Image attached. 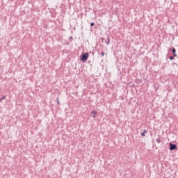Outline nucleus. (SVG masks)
Returning a JSON list of instances; mask_svg holds the SVG:
<instances>
[{
    "label": "nucleus",
    "instance_id": "1",
    "mask_svg": "<svg viewBox=\"0 0 178 178\" xmlns=\"http://www.w3.org/2000/svg\"><path fill=\"white\" fill-rule=\"evenodd\" d=\"M88 56H90V55L87 52L82 54V55L81 56V60L82 62H86V60L88 59Z\"/></svg>",
    "mask_w": 178,
    "mask_h": 178
},
{
    "label": "nucleus",
    "instance_id": "2",
    "mask_svg": "<svg viewBox=\"0 0 178 178\" xmlns=\"http://www.w3.org/2000/svg\"><path fill=\"white\" fill-rule=\"evenodd\" d=\"M169 146L170 151H175V149H177V145H176V144H172V143H170L169 144Z\"/></svg>",
    "mask_w": 178,
    "mask_h": 178
},
{
    "label": "nucleus",
    "instance_id": "3",
    "mask_svg": "<svg viewBox=\"0 0 178 178\" xmlns=\"http://www.w3.org/2000/svg\"><path fill=\"white\" fill-rule=\"evenodd\" d=\"M105 44H106L107 45H109L111 44V39H109V38H107L106 40H105Z\"/></svg>",
    "mask_w": 178,
    "mask_h": 178
},
{
    "label": "nucleus",
    "instance_id": "4",
    "mask_svg": "<svg viewBox=\"0 0 178 178\" xmlns=\"http://www.w3.org/2000/svg\"><path fill=\"white\" fill-rule=\"evenodd\" d=\"M97 111H92V112H91V115H92V118H95V117L97 116Z\"/></svg>",
    "mask_w": 178,
    "mask_h": 178
},
{
    "label": "nucleus",
    "instance_id": "5",
    "mask_svg": "<svg viewBox=\"0 0 178 178\" xmlns=\"http://www.w3.org/2000/svg\"><path fill=\"white\" fill-rule=\"evenodd\" d=\"M148 133V131L145 129L143 130V132L141 134L142 137H145V134Z\"/></svg>",
    "mask_w": 178,
    "mask_h": 178
},
{
    "label": "nucleus",
    "instance_id": "6",
    "mask_svg": "<svg viewBox=\"0 0 178 178\" xmlns=\"http://www.w3.org/2000/svg\"><path fill=\"white\" fill-rule=\"evenodd\" d=\"M156 143H157L158 144H160V143H161V137H159V138L156 139Z\"/></svg>",
    "mask_w": 178,
    "mask_h": 178
},
{
    "label": "nucleus",
    "instance_id": "7",
    "mask_svg": "<svg viewBox=\"0 0 178 178\" xmlns=\"http://www.w3.org/2000/svg\"><path fill=\"white\" fill-rule=\"evenodd\" d=\"M172 51L173 54H176V49H175V47H172Z\"/></svg>",
    "mask_w": 178,
    "mask_h": 178
},
{
    "label": "nucleus",
    "instance_id": "8",
    "mask_svg": "<svg viewBox=\"0 0 178 178\" xmlns=\"http://www.w3.org/2000/svg\"><path fill=\"white\" fill-rule=\"evenodd\" d=\"M169 59H170V60H173V59H175V57H173V56H170V57H169Z\"/></svg>",
    "mask_w": 178,
    "mask_h": 178
},
{
    "label": "nucleus",
    "instance_id": "9",
    "mask_svg": "<svg viewBox=\"0 0 178 178\" xmlns=\"http://www.w3.org/2000/svg\"><path fill=\"white\" fill-rule=\"evenodd\" d=\"M95 24L94 22H91V23H90L91 27H93V26H95Z\"/></svg>",
    "mask_w": 178,
    "mask_h": 178
},
{
    "label": "nucleus",
    "instance_id": "10",
    "mask_svg": "<svg viewBox=\"0 0 178 178\" xmlns=\"http://www.w3.org/2000/svg\"><path fill=\"white\" fill-rule=\"evenodd\" d=\"M101 56H105V52L102 51V52L101 53Z\"/></svg>",
    "mask_w": 178,
    "mask_h": 178
},
{
    "label": "nucleus",
    "instance_id": "11",
    "mask_svg": "<svg viewBox=\"0 0 178 178\" xmlns=\"http://www.w3.org/2000/svg\"><path fill=\"white\" fill-rule=\"evenodd\" d=\"M5 98H6V97L3 96V97L1 99V101L5 99Z\"/></svg>",
    "mask_w": 178,
    "mask_h": 178
},
{
    "label": "nucleus",
    "instance_id": "12",
    "mask_svg": "<svg viewBox=\"0 0 178 178\" xmlns=\"http://www.w3.org/2000/svg\"><path fill=\"white\" fill-rule=\"evenodd\" d=\"M173 56L176 57L177 56V54H176V53H173Z\"/></svg>",
    "mask_w": 178,
    "mask_h": 178
},
{
    "label": "nucleus",
    "instance_id": "13",
    "mask_svg": "<svg viewBox=\"0 0 178 178\" xmlns=\"http://www.w3.org/2000/svg\"><path fill=\"white\" fill-rule=\"evenodd\" d=\"M57 104L59 105V99H57Z\"/></svg>",
    "mask_w": 178,
    "mask_h": 178
},
{
    "label": "nucleus",
    "instance_id": "14",
    "mask_svg": "<svg viewBox=\"0 0 178 178\" xmlns=\"http://www.w3.org/2000/svg\"><path fill=\"white\" fill-rule=\"evenodd\" d=\"M0 101H1V99H0Z\"/></svg>",
    "mask_w": 178,
    "mask_h": 178
}]
</instances>
